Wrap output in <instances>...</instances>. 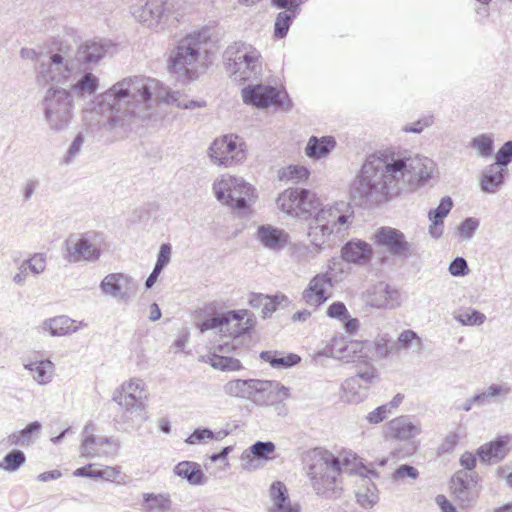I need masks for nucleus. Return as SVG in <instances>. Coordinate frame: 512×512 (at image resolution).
<instances>
[{
	"label": "nucleus",
	"instance_id": "nucleus-17",
	"mask_svg": "<svg viewBox=\"0 0 512 512\" xmlns=\"http://www.w3.org/2000/svg\"><path fill=\"white\" fill-rule=\"evenodd\" d=\"M374 238L377 245L386 248L395 257L408 259L416 254L415 246L408 242L404 233L396 228L380 227Z\"/></svg>",
	"mask_w": 512,
	"mask_h": 512
},
{
	"label": "nucleus",
	"instance_id": "nucleus-12",
	"mask_svg": "<svg viewBox=\"0 0 512 512\" xmlns=\"http://www.w3.org/2000/svg\"><path fill=\"white\" fill-rule=\"evenodd\" d=\"M278 208L292 217L312 216L320 205L315 193L304 188H288L276 200Z\"/></svg>",
	"mask_w": 512,
	"mask_h": 512
},
{
	"label": "nucleus",
	"instance_id": "nucleus-15",
	"mask_svg": "<svg viewBox=\"0 0 512 512\" xmlns=\"http://www.w3.org/2000/svg\"><path fill=\"white\" fill-rule=\"evenodd\" d=\"M242 98L245 104H251L257 108L275 106L288 111L292 107V101L286 92L269 85H248L242 89Z\"/></svg>",
	"mask_w": 512,
	"mask_h": 512
},
{
	"label": "nucleus",
	"instance_id": "nucleus-16",
	"mask_svg": "<svg viewBox=\"0 0 512 512\" xmlns=\"http://www.w3.org/2000/svg\"><path fill=\"white\" fill-rule=\"evenodd\" d=\"M96 236L95 232L69 235L64 242L65 259L70 263L97 261L101 251L94 244Z\"/></svg>",
	"mask_w": 512,
	"mask_h": 512
},
{
	"label": "nucleus",
	"instance_id": "nucleus-32",
	"mask_svg": "<svg viewBox=\"0 0 512 512\" xmlns=\"http://www.w3.org/2000/svg\"><path fill=\"white\" fill-rule=\"evenodd\" d=\"M336 146V140L333 136H311L305 148V153L309 158L320 159L327 156Z\"/></svg>",
	"mask_w": 512,
	"mask_h": 512
},
{
	"label": "nucleus",
	"instance_id": "nucleus-13",
	"mask_svg": "<svg viewBox=\"0 0 512 512\" xmlns=\"http://www.w3.org/2000/svg\"><path fill=\"white\" fill-rule=\"evenodd\" d=\"M208 156L217 166L231 167L245 160V144L237 135L227 134L211 143Z\"/></svg>",
	"mask_w": 512,
	"mask_h": 512
},
{
	"label": "nucleus",
	"instance_id": "nucleus-57",
	"mask_svg": "<svg viewBox=\"0 0 512 512\" xmlns=\"http://www.w3.org/2000/svg\"><path fill=\"white\" fill-rule=\"evenodd\" d=\"M84 140L85 139L82 133L77 134V136L74 138L73 142L67 150V154L64 159L65 163H71L74 160V158L79 154L81 147L84 143Z\"/></svg>",
	"mask_w": 512,
	"mask_h": 512
},
{
	"label": "nucleus",
	"instance_id": "nucleus-62",
	"mask_svg": "<svg viewBox=\"0 0 512 512\" xmlns=\"http://www.w3.org/2000/svg\"><path fill=\"white\" fill-rule=\"evenodd\" d=\"M390 414L389 405H381L370 412L366 419L370 424H378L381 423L384 419L387 418V415Z\"/></svg>",
	"mask_w": 512,
	"mask_h": 512
},
{
	"label": "nucleus",
	"instance_id": "nucleus-63",
	"mask_svg": "<svg viewBox=\"0 0 512 512\" xmlns=\"http://www.w3.org/2000/svg\"><path fill=\"white\" fill-rule=\"evenodd\" d=\"M458 442V435L455 432H449L443 442L438 447V454L449 453L454 450Z\"/></svg>",
	"mask_w": 512,
	"mask_h": 512
},
{
	"label": "nucleus",
	"instance_id": "nucleus-36",
	"mask_svg": "<svg viewBox=\"0 0 512 512\" xmlns=\"http://www.w3.org/2000/svg\"><path fill=\"white\" fill-rule=\"evenodd\" d=\"M342 391L350 403H359L368 395V386L359 382V378L351 376L342 383Z\"/></svg>",
	"mask_w": 512,
	"mask_h": 512
},
{
	"label": "nucleus",
	"instance_id": "nucleus-61",
	"mask_svg": "<svg viewBox=\"0 0 512 512\" xmlns=\"http://www.w3.org/2000/svg\"><path fill=\"white\" fill-rule=\"evenodd\" d=\"M214 432L208 428H197L193 433L186 439L188 444H197L205 439H213Z\"/></svg>",
	"mask_w": 512,
	"mask_h": 512
},
{
	"label": "nucleus",
	"instance_id": "nucleus-25",
	"mask_svg": "<svg viewBox=\"0 0 512 512\" xmlns=\"http://www.w3.org/2000/svg\"><path fill=\"white\" fill-rule=\"evenodd\" d=\"M257 240L267 249L278 252L289 243V234L270 224L261 225L257 229Z\"/></svg>",
	"mask_w": 512,
	"mask_h": 512
},
{
	"label": "nucleus",
	"instance_id": "nucleus-58",
	"mask_svg": "<svg viewBox=\"0 0 512 512\" xmlns=\"http://www.w3.org/2000/svg\"><path fill=\"white\" fill-rule=\"evenodd\" d=\"M357 502L364 508H372L378 501V496L367 489L364 492L358 491L356 493Z\"/></svg>",
	"mask_w": 512,
	"mask_h": 512
},
{
	"label": "nucleus",
	"instance_id": "nucleus-21",
	"mask_svg": "<svg viewBox=\"0 0 512 512\" xmlns=\"http://www.w3.org/2000/svg\"><path fill=\"white\" fill-rule=\"evenodd\" d=\"M100 288L103 293L119 301L128 302L135 296L138 285L129 275L111 273L106 275L101 281Z\"/></svg>",
	"mask_w": 512,
	"mask_h": 512
},
{
	"label": "nucleus",
	"instance_id": "nucleus-44",
	"mask_svg": "<svg viewBox=\"0 0 512 512\" xmlns=\"http://www.w3.org/2000/svg\"><path fill=\"white\" fill-rule=\"evenodd\" d=\"M395 345H398V349H410L412 347L415 348V351L419 352L422 349L423 343L422 339L418 336V334L410 329L402 331L397 339Z\"/></svg>",
	"mask_w": 512,
	"mask_h": 512
},
{
	"label": "nucleus",
	"instance_id": "nucleus-33",
	"mask_svg": "<svg viewBox=\"0 0 512 512\" xmlns=\"http://www.w3.org/2000/svg\"><path fill=\"white\" fill-rule=\"evenodd\" d=\"M260 358L275 369H287L297 365L301 361V357L297 354H284L279 351H262Z\"/></svg>",
	"mask_w": 512,
	"mask_h": 512
},
{
	"label": "nucleus",
	"instance_id": "nucleus-10",
	"mask_svg": "<svg viewBox=\"0 0 512 512\" xmlns=\"http://www.w3.org/2000/svg\"><path fill=\"white\" fill-rule=\"evenodd\" d=\"M145 384L141 379H131L122 384L120 390L113 395L115 401L123 409L124 422L142 423L147 420L143 395Z\"/></svg>",
	"mask_w": 512,
	"mask_h": 512
},
{
	"label": "nucleus",
	"instance_id": "nucleus-51",
	"mask_svg": "<svg viewBox=\"0 0 512 512\" xmlns=\"http://www.w3.org/2000/svg\"><path fill=\"white\" fill-rule=\"evenodd\" d=\"M375 355L378 358H386L390 353L396 350L394 344L390 345V340L386 336H379L374 343Z\"/></svg>",
	"mask_w": 512,
	"mask_h": 512
},
{
	"label": "nucleus",
	"instance_id": "nucleus-34",
	"mask_svg": "<svg viewBox=\"0 0 512 512\" xmlns=\"http://www.w3.org/2000/svg\"><path fill=\"white\" fill-rule=\"evenodd\" d=\"M275 451V444L272 441H256L249 450L242 454L243 469L250 470L252 466V458L269 459V455Z\"/></svg>",
	"mask_w": 512,
	"mask_h": 512
},
{
	"label": "nucleus",
	"instance_id": "nucleus-6",
	"mask_svg": "<svg viewBox=\"0 0 512 512\" xmlns=\"http://www.w3.org/2000/svg\"><path fill=\"white\" fill-rule=\"evenodd\" d=\"M130 13L136 21L154 30L175 27L180 17L173 0H136Z\"/></svg>",
	"mask_w": 512,
	"mask_h": 512
},
{
	"label": "nucleus",
	"instance_id": "nucleus-7",
	"mask_svg": "<svg viewBox=\"0 0 512 512\" xmlns=\"http://www.w3.org/2000/svg\"><path fill=\"white\" fill-rule=\"evenodd\" d=\"M43 116L48 128L55 132L65 131L74 116L71 92L61 87H50L41 102Z\"/></svg>",
	"mask_w": 512,
	"mask_h": 512
},
{
	"label": "nucleus",
	"instance_id": "nucleus-40",
	"mask_svg": "<svg viewBox=\"0 0 512 512\" xmlns=\"http://www.w3.org/2000/svg\"><path fill=\"white\" fill-rule=\"evenodd\" d=\"M378 294L384 296V300L373 302L372 307L394 309L401 305V293L394 287L381 283L378 285Z\"/></svg>",
	"mask_w": 512,
	"mask_h": 512
},
{
	"label": "nucleus",
	"instance_id": "nucleus-27",
	"mask_svg": "<svg viewBox=\"0 0 512 512\" xmlns=\"http://www.w3.org/2000/svg\"><path fill=\"white\" fill-rule=\"evenodd\" d=\"M269 497L272 502L269 512H300V505L291 502L288 489L281 481H275L271 484Z\"/></svg>",
	"mask_w": 512,
	"mask_h": 512
},
{
	"label": "nucleus",
	"instance_id": "nucleus-11",
	"mask_svg": "<svg viewBox=\"0 0 512 512\" xmlns=\"http://www.w3.org/2000/svg\"><path fill=\"white\" fill-rule=\"evenodd\" d=\"M275 388L287 395L286 386L278 382L259 379L230 380L224 384L223 392L231 397L252 400L257 405H267L268 400L264 399V394L271 393Z\"/></svg>",
	"mask_w": 512,
	"mask_h": 512
},
{
	"label": "nucleus",
	"instance_id": "nucleus-30",
	"mask_svg": "<svg viewBox=\"0 0 512 512\" xmlns=\"http://www.w3.org/2000/svg\"><path fill=\"white\" fill-rule=\"evenodd\" d=\"M506 172L507 170L498 164L488 165L482 173L481 190L486 193H495L504 183Z\"/></svg>",
	"mask_w": 512,
	"mask_h": 512
},
{
	"label": "nucleus",
	"instance_id": "nucleus-9",
	"mask_svg": "<svg viewBox=\"0 0 512 512\" xmlns=\"http://www.w3.org/2000/svg\"><path fill=\"white\" fill-rule=\"evenodd\" d=\"M255 325V320L248 310H230L216 317L203 321L200 325L202 332L218 329L222 337L231 338L230 343L244 334L250 333Z\"/></svg>",
	"mask_w": 512,
	"mask_h": 512
},
{
	"label": "nucleus",
	"instance_id": "nucleus-31",
	"mask_svg": "<svg viewBox=\"0 0 512 512\" xmlns=\"http://www.w3.org/2000/svg\"><path fill=\"white\" fill-rule=\"evenodd\" d=\"M106 53L104 45L96 41L81 44L73 59L74 63L92 64L98 62Z\"/></svg>",
	"mask_w": 512,
	"mask_h": 512
},
{
	"label": "nucleus",
	"instance_id": "nucleus-35",
	"mask_svg": "<svg viewBox=\"0 0 512 512\" xmlns=\"http://www.w3.org/2000/svg\"><path fill=\"white\" fill-rule=\"evenodd\" d=\"M174 473L186 479L192 485H202L205 483L206 477L200 468V465L195 462L182 461L174 467Z\"/></svg>",
	"mask_w": 512,
	"mask_h": 512
},
{
	"label": "nucleus",
	"instance_id": "nucleus-41",
	"mask_svg": "<svg viewBox=\"0 0 512 512\" xmlns=\"http://www.w3.org/2000/svg\"><path fill=\"white\" fill-rule=\"evenodd\" d=\"M25 369L29 370L32 373L33 378L39 384H46L52 378L54 364L50 360H41L26 364Z\"/></svg>",
	"mask_w": 512,
	"mask_h": 512
},
{
	"label": "nucleus",
	"instance_id": "nucleus-23",
	"mask_svg": "<svg viewBox=\"0 0 512 512\" xmlns=\"http://www.w3.org/2000/svg\"><path fill=\"white\" fill-rule=\"evenodd\" d=\"M332 287L328 273L314 276L302 294L303 300L310 306L318 307L327 301V289Z\"/></svg>",
	"mask_w": 512,
	"mask_h": 512
},
{
	"label": "nucleus",
	"instance_id": "nucleus-59",
	"mask_svg": "<svg viewBox=\"0 0 512 512\" xmlns=\"http://www.w3.org/2000/svg\"><path fill=\"white\" fill-rule=\"evenodd\" d=\"M327 315L330 318H335L339 320H344L349 316L345 304L340 301L334 302L328 307Z\"/></svg>",
	"mask_w": 512,
	"mask_h": 512
},
{
	"label": "nucleus",
	"instance_id": "nucleus-46",
	"mask_svg": "<svg viewBox=\"0 0 512 512\" xmlns=\"http://www.w3.org/2000/svg\"><path fill=\"white\" fill-rule=\"evenodd\" d=\"M454 319L464 326H479L486 320V316L478 310L468 309L454 314Z\"/></svg>",
	"mask_w": 512,
	"mask_h": 512
},
{
	"label": "nucleus",
	"instance_id": "nucleus-26",
	"mask_svg": "<svg viewBox=\"0 0 512 512\" xmlns=\"http://www.w3.org/2000/svg\"><path fill=\"white\" fill-rule=\"evenodd\" d=\"M373 256L371 245L360 239L348 241L341 249V257L347 263L365 265Z\"/></svg>",
	"mask_w": 512,
	"mask_h": 512
},
{
	"label": "nucleus",
	"instance_id": "nucleus-4",
	"mask_svg": "<svg viewBox=\"0 0 512 512\" xmlns=\"http://www.w3.org/2000/svg\"><path fill=\"white\" fill-rule=\"evenodd\" d=\"M308 475L317 495L329 499L339 498L342 487L340 458L325 450L309 466Z\"/></svg>",
	"mask_w": 512,
	"mask_h": 512
},
{
	"label": "nucleus",
	"instance_id": "nucleus-3",
	"mask_svg": "<svg viewBox=\"0 0 512 512\" xmlns=\"http://www.w3.org/2000/svg\"><path fill=\"white\" fill-rule=\"evenodd\" d=\"M352 214L349 204L344 201L335 202L318 210L308 228V237L314 246L313 250L308 246H300L295 249L294 254L299 259L309 253L315 255L332 236L342 238L351 224Z\"/></svg>",
	"mask_w": 512,
	"mask_h": 512
},
{
	"label": "nucleus",
	"instance_id": "nucleus-28",
	"mask_svg": "<svg viewBox=\"0 0 512 512\" xmlns=\"http://www.w3.org/2000/svg\"><path fill=\"white\" fill-rule=\"evenodd\" d=\"M453 207V201L450 196L441 198L438 206L431 209L428 213V219L431 222L429 226V234L434 239H439L444 231V219L450 213Z\"/></svg>",
	"mask_w": 512,
	"mask_h": 512
},
{
	"label": "nucleus",
	"instance_id": "nucleus-48",
	"mask_svg": "<svg viewBox=\"0 0 512 512\" xmlns=\"http://www.w3.org/2000/svg\"><path fill=\"white\" fill-rule=\"evenodd\" d=\"M510 391L511 388L506 385L492 384L484 392L474 395L473 400H478V406H483L490 399L508 394Z\"/></svg>",
	"mask_w": 512,
	"mask_h": 512
},
{
	"label": "nucleus",
	"instance_id": "nucleus-39",
	"mask_svg": "<svg viewBox=\"0 0 512 512\" xmlns=\"http://www.w3.org/2000/svg\"><path fill=\"white\" fill-rule=\"evenodd\" d=\"M98 86V78L90 72H85L74 84H72L69 91L72 96L73 94H76L78 97H83L85 95L95 93Z\"/></svg>",
	"mask_w": 512,
	"mask_h": 512
},
{
	"label": "nucleus",
	"instance_id": "nucleus-49",
	"mask_svg": "<svg viewBox=\"0 0 512 512\" xmlns=\"http://www.w3.org/2000/svg\"><path fill=\"white\" fill-rule=\"evenodd\" d=\"M470 145L475 148L482 157H488L492 154L493 139L487 134H481L473 138Z\"/></svg>",
	"mask_w": 512,
	"mask_h": 512
},
{
	"label": "nucleus",
	"instance_id": "nucleus-24",
	"mask_svg": "<svg viewBox=\"0 0 512 512\" xmlns=\"http://www.w3.org/2000/svg\"><path fill=\"white\" fill-rule=\"evenodd\" d=\"M509 435L500 436L494 441L481 445L477 450V456L485 464H497L502 461L509 452Z\"/></svg>",
	"mask_w": 512,
	"mask_h": 512
},
{
	"label": "nucleus",
	"instance_id": "nucleus-43",
	"mask_svg": "<svg viewBox=\"0 0 512 512\" xmlns=\"http://www.w3.org/2000/svg\"><path fill=\"white\" fill-rule=\"evenodd\" d=\"M26 462V456L23 451L13 449L7 453L0 462V469L6 472H15Z\"/></svg>",
	"mask_w": 512,
	"mask_h": 512
},
{
	"label": "nucleus",
	"instance_id": "nucleus-18",
	"mask_svg": "<svg viewBox=\"0 0 512 512\" xmlns=\"http://www.w3.org/2000/svg\"><path fill=\"white\" fill-rule=\"evenodd\" d=\"M75 67L72 60L66 59L62 54L55 53L50 56L47 63H41L37 71V81L41 85L49 83H65Z\"/></svg>",
	"mask_w": 512,
	"mask_h": 512
},
{
	"label": "nucleus",
	"instance_id": "nucleus-45",
	"mask_svg": "<svg viewBox=\"0 0 512 512\" xmlns=\"http://www.w3.org/2000/svg\"><path fill=\"white\" fill-rule=\"evenodd\" d=\"M289 304L287 296L282 293H277L274 296L266 295L264 305L262 308V317L267 318L277 310L278 307H286Z\"/></svg>",
	"mask_w": 512,
	"mask_h": 512
},
{
	"label": "nucleus",
	"instance_id": "nucleus-37",
	"mask_svg": "<svg viewBox=\"0 0 512 512\" xmlns=\"http://www.w3.org/2000/svg\"><path fill=\"white\" fill-rule=\"evenodd\" d=\"M142 507L145 512H169L172 501L169 494L144 493Z\"/></svg>",
	"mask_w": 512,
	"mask_h": 512
},
{
	"label": "nucleus",
	"instance_id": "nucleus-53",
	"mask_svg": "<svg viewBox=\"0 0 512 512\" xmlns=\"http://www.w3.org/2000/svg\"><path fill=\"white\" fill-rule=\"evenodd\" d=\"M24 263L33 274L39 275L46 268V257L44 254L36 253L30 259L24 260Z\"/></svg>",
	"mask_w": 512,
	"mask_h": 512
},
{
	"label": "nucleus",
	"instance_id": "nucleus-56",
	"mask_svg": "<svg viewBox=\"0 0 512 512\" xmlns=\"http://www.w3.org/2000/svg\"><path fill=\"white\" fill-rule=\"evenodd\" d=\"M450 274L455 277H463L469 273L467 261L463 257H456L448 268Z\"/></svg>",
	"mask_w": 512,
	"mask_h": 512
},
{
	"label": "nucleus",
	"instance_id": "nucleus-20",
	"mask_svg": "<svg viewBox=\"0 0 512 512\" xmlns=\"http://www.w3.org/2000/svg\"><path fill=\"white\" fill-rule=\"evenodd\" d=\"M371 345L369 341L346 342L343 338H333L330 345L326 346L320 354L349 363L366 357L364 350Z\"/></svg>",
	"mask_w": 512,
	"mask_h": 512
},
{
	"label": "nucleus",
	"instance_id": "nucleus-47",
	"mask_svg": "<svg viewBox=\"0 0 512 512\" xmlns=\"http://www.w3.org/2000/svg\"><path fill=\"white\" fill-rule=\"evenodd\" d=\"M296 14L297 13H291L289 11L278 13L274 26V36L276 38L282 39L287 35V32Z\"/></svg>",
	"mask_w": 512,
	"mask_h": 512
},
{
	"label": "nucleus",
	"instance_id": "nucleus-22",
	"mask_svg": "<svg viewBox=\"0 0 512 512\" xmlns=\"http://www.w3.org/2000/svg\"><path fill=\"white\" fill-rule=\"evenodd\" d=\"M237 344L224 341L213 347V352L201 356L200 361L210 364L214 369L224 372L239 371L243 368L239 359L230 356Z\"/></svg>",
	"mask_w": 512,
	"mask_h": 512
},
{
	"label": "nucleus",
	"instance_id": "nucleus-1",
	"mask_svg": "<svg viewBox=\"0 0 512 512\" xmlns=\"http://www.w3.org/2000/svg\"><path fill=\"white\" fill-rule=\"evenodd\" d=\"M434 162L408 151H384L370 155L350 187L356 206L379 204L397 195L402 186L415 187L431 178Z\"/></svg>",
	"mask_w": 512,
	"mask_h": 512
},
{
	"label": "nucleus",
	"instance_id": "nucleus-38",
	"mask_svg": "<svg viewBox=\"0 0 512 512\" xmlns=\"http://www.w3.org/2000/svg\"><path fill=\"white\" fill-rule=\"evenodd\" d=\"M74 323V320L68 316L62 315L46 320L43 326L52 336H63L77 331V327Z\"/></svg>",
	"mask_w": 512,
	"mask_h": 512
},
{
	"label": "nucleus",
	"instance_id": "nucleus-2",
	"mask_svg": "<svg viewBox=\"0 0 512 512\" xmlns=\"http://www.w3.org/2000/svg\"><path fill=\"white\" fill-rule=\"evenodd\" d=\"M164 99L181 109L206 106V101L186 100L179 91L167 92L154 78L126 77L97 96L94 112L100 116L98 124L108 131L120 129L127 132L134 118H145L152 99Z\"/></svg>",
	"mask_w": 512,
	"mask_h": 512
},
{
	"label": "nucleus",
	"instance_id": "nucleus-60",
	"mask_svg": "<svg viewBox=\"0 0 512 512\" xmlns=\"http://www.w3.org/2000/svg\"><path fill=\"white\" fill-rule=\"evenodd\" d=\"M354 376L359 378V382L363 385H367L368 388L379 379V374L373 366H369L365 371L358 372Z\"/></svg>",
	"mask_w": 512,
	"mask_h": 512
},
{
	"label": "nucleus",
	"instance_id": "nucleus-50",
	"mask_svg": "<svg viewBox=\"0 0 512 512\" xmlns=\"http://www.w3.org/2000/svg\"><path fill=\"white\" fill-rule=\"evenodd\" d=\"M98 439L95 435H85L83 437L81 446H80V454L82 457L87 459H92L97 456Z\"/></svg>",
	"mask_w": 512,
	"mask_h": 512
},
{
	"label": "nucleus",
	"instance_id": "nucleus-54",
	"mask_svg": "<svg viewBox=\"0 0 512 512\" xmlns=\"http://www.w3.org/2000/svg\"><path fill=\"white\" fill-rule=\"evenodd\" d=\"M495 158V164L506 169L507 165L512 160V140L507 141L502 145V147L497 151Z\"/></svg>",
	"mask_w": 512,
	"mask_h": 512
},
{
	"label": "nucleus",
	"instance_id": "nucleus-14",
	"mask_svg": "<svg viewBox=\"0 0 512 512\" xmlns=\"http://www.w3.org/2000/svg\"><path fill=\"white\" fill-rule=\"evenodd\" d=\"M261 55L250 45L242 44L235 57H227V71L235 81L244 82L256 78L261 73Z\"/></svg>",
	"mask_w": 512,
	"mask_h": 512
},
{
	"label": "nucleus",
	"instance_id": "nucleus-55",
	"mask_svg": "<svg viewBox=\"0 0 512 512\" xmlns=\"http://www.w3.org/2000/svg\"><path fill=\"white\" fill-rule=\"evenodd\" d=\"M41 423L39 421H33L28 424L24 429L20 430V437L23 441L22 446H29L33 443V434L39 433L41 430Z\"/></svg>",
	"mask_w": 512,
	"mask_h": 512
},
{
	"label": "nucleus",
	"instance_id": "nucleus-29",
	"mask_svg": "<svg viewBox=\"0 0 512 512\" xmlns=\"http://www.w3.org/2000/svg\"><path fill=\"white\" fill-rule=\"evenodd\" d=\"M389 433L392 437L407 441L421 433L418 423H413L409 416H399L389 422Z\"/></svg>",
	"mask_w": 512,
	"mask_h": 512
},
{
	"label": "nucleus",
	"instance_id": "nucleus-42",
	"mask_svg": "<svg viewBox=\"0 0 512 512\" xmlns=\"http://www.w3.org/2000/svg\"><path fill=\"white\" fill-rule=\"evenodd\" d=\"M289 388L287 387V395L283 392L278 391L276 388L271 391V393H265L264 399L268 400L267 405H273L274 411L278 416H286L289 412V409L285 403V400L289 398Z\"/></svg>",
	"mask_w": 512,
	"mask_h": 512
},
{
	"label": "nucleus",
	"instance_id": "nucleus-8",
	"mask_svg": "<svg viewBox=\"0 0 512 512\" xmlns=\"http://www.w3.org/2000/svg\"><path fill=\"white\" fill-rule=\"evenodd\" d=\"M213 192L219 202L239 211L249 208L255 196V189L249 183L231 175H222L216 179Z\"/></svg>",
	"mask_w": 512,
	"mask_h": 512
},
{
	"label": "nucleus",
	"instance_id": "nucleus-64",
	"mask_svg": "<svg viewBox=\"0 0 512 512\" xmlns=\"http://www.w3.org/2000/svg\"><path fill=\"white\" fill-rule=\"evenodd\" d=\"M418 476V470L415 467L407 464L400 465L393 474V477L395 479H404L407 477L411 479H416Z\"/></svg>",
	"mask_w": 512,
	"mask_h": 512
},
{
	"label": "nucleus",
	"instance_id": "nucleus-5",
	"mask_svg": "<svg viewBox=\"0 0 512 512\" xmlns=\"http://www.w3.org/2000/svg\"><path fill=\"white\" fill-rule=\"evenodd\" d=\"M203 36L199 32L182 38L170 56L171 71L183 82L195 80L204 67L201 60Z\"/></svg>",
	"mask_w": 512,
	"mask_h": 512
},
{
	"label": "nucleus",
	"instance_id": "nucleus-19",
	"mask_svg": "<svg viewBox=\"0 0 512 512\" xmlns=\"http://www.w3.org/2000/svg\"><path fill=\"white\" fill-rule=\"evenodd\" d=\"M480 477L476 472L460 470L451 479V490L462 506L474 504L479 497L481 486Z\"/></svg>",
	"mask_w": 512,
	"mask_h": 512
},
{
	"label": "nucleus",
	"instance_id": "nucleus-52",
	"mask_svg": "<svg viewBox=\"0 0 512 512\" xmlns=\"http://www.w3.org/2000/svg\"><path fill=\"white\" fill-rule=\"evenodd\" d=\"M479 227V220L473 217H468L463 220L457 227L459 235L463 239H471Z\"/></svg>",
	"mask_w": 512,
	"mask_h": 512
}]
</instances>
